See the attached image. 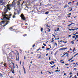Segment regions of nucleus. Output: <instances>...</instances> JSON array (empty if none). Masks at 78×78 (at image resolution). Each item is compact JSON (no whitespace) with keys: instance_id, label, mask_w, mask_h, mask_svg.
<instances>
[{"instance_id":"nucleus-1","label":"nucleus","mask_w":78,"mask_h":78,"mask_svg":"<svg viewBox=\"0 0 78 78\" xmlns=\"http://www.w3.org/2000/svg\"><path fill=\"white\" fill-rule=\"evenodd\" d=\"M4 12L2 13V16H3V19H1V20H9V19L11 17V14L6 15V12H8V10L6 8H5L4 9Z\"/></svg>"},{"instance_id":"nucleus-2","label":"nucleus","mask_w":78,"mask_h":78,"mask_svg":"<svg viewBox=\"0 0 78 78\" xmlns=\"http://www.w3.org/2000/svg\"><path fill=\"white\" fill-rule=\"evenodd\" d=\"M16 3L14 2V1H13L12 2V4H10L8 7V8H5L7 9H9V11L11 9V7H14L16 6Z\"/></svg>"},{"instance_id":"nucleus-3","label":"nucleus","mask_w":78,"mask_h":78,"mask_svg":"<svg viewBox=\"0 0 78 78\" xmlns=\"http://www.w3.org/2000/svg\"><path fill=\"white\" fill-rule=\"evenodd\" d=\"M20 17H21L22 20H25L26 19L25 18V17L24 16V15L23 14H21V15L20 16Z\"/></svg>"},{"instance_id":"nucleus-4","label":"nucleus","mask_w":78,"mask_h":78,"mask_svg":"<svg viewBox=\"0 0 78 78\" xmlns=\"http://www.w3.org/2000/svg\"><path fill=\"white\" fill-rule=\"evenodd\" d=\"M20 2H21V0H20L17 2V5L18 6H20Z\"/></svg>"},{"instance_id":"nucleus-5","label":"nucleus","mask_w":78,"mask_h":78,"mask_svg":"<svg viewBox=\"0 0 78 78\" xmlns=\"http://www.w3.org/2000/svg\"><path fill=\"white\" fill-rule=\"evenodd\" d=\"M9 57H7V59L8 60V59H10V58H11V56H12V55L11 54V53H9Z\"/></svg>"},{"instance_id":"nucleus-6","label":"nucleus","mask_w":78,"mask_h":78,"mask_svg":"<svg viewBox=\"0 0 78 78\" xmlns=\"http://www.w3.org/2000/svg\"><path fill=\"white\" fill-rule=\"evenodd\" d=\"M3 0H0V6L3 5Z\"/></svg>"},{"instance_id":"nucleus-7","label":"nucleus","mask_w":78,"mask_h":78,"mask_svg":"<svg viewBox=\"0 0 78 78\" xmlns=\"http://www.w3.org/2000/svg\"><path fill=\"white\" fill-rule=\"evenodd\" d=\"M67 48H62L60 49H59V51H60L61 50H66V49H67Z\"/></svg>"},{"instance_id":"nucleus-8","label":"nucleus","mask_w":78,"mask_h":78,"mask_svg":"<svg viewBox=\"0 0 78 78\" xmlns=\"http://www.w3.org/2000/svg\"><path fill=\"white\" fill-rule=\"evenodd\" d=\"M17 14V13H16L15 12L14 13V14L13 15V16H12L13 18H16V15Z\"/></svg>"},{"instance_id":"nucleus-9","label":"nucleus","mask_w":78,"mask_h":78,"mask_svg":"<svg viewBox=\"0 0 78 78\" xmlns=\"http://www.w3.org/2000/svg\"><path fill=\"white\" fill-rule=\"evenodd\" d=\"M8 22H9V21H7V22L5 24L3 25V27H5L6 26V25H8Z\"/></svg>"},{"instance_id":"nucleus-10","label":"nucleus","mask_w":78,"mask_h":78,"mask_svg":"<svg viewBox=\"0 0 78 78\" xmlns=\"http://www.w3.org/2000/svg\"><path fill=\"white\" fill-rule=\"evenodd\" d=\"M23 69L24 70V72L25 74L26 73V71H25V68L24 67H23Z\"/></svg>"},{"instance_id":"nucleus-11","label":"nucleus","mask_w":78,"mask_h":78,"mask_svg":"<svg viewBox=\"0 0 78 78\" xmlns=\"http://www.w3.org/2000/svg\"><path fill=\"white\" fill-rule=\"evenodd\" d=\"M73 57H72V58H70V59L68 60V61H71V60H72L73 59Z\"/></svg>"},{"instance_id":"nucleus-12","label":"nucleus","mask_w":78,"mask_h":78,"mask_svg":"<svg viewBox=\"0 0 78 78\" xmlns=\"http://www.w3.org/2000/svg\"><path fill=\"white\" fill-rule=\"evenodd\" d=\"M74 41H72L71 42V43H72V44H74Z\"/></svg>"},{"instance_id":"nucleus-13","label":"nucleus","mask_w":78,"mask_h":78,"mask_svg":"<svg viewBox=\"0 0 78 78\" xmlns=\"http://www.w3.org/2000/svg\"><path fill=\"white\" fill-rule=\"evenodd\" d=\"M67 5L66 4V5H65L64 8H67Z\"/></svg>"},{"instance_id":"nucleus-14","label":"nucleus","mask_w":78,"mask_h":78,"mask_svg":"<svg viewBox=\"0 0 78 78\" xmlns=\"http://www.w3.org/2000/svg\"><path fill=\"white\" fill-rule=\"evenodd\" d=\"M78 55V53H77L73 57V58H75V56H76V55Z\"/></svg>"},{"instance_id":"nucleus-15","label":"nucleus","mask_w":78,"mask_h":78,"mask_svg":"<svg viewBox=\"0 0 78 78\" xmlns=\"http://www.w3.org/2000/svg\"><path fill=\"white\" fill-rule=\"evenodd\" d=\"M49 12H45V14H48Z\"/></svg>"},{"instance_id":"nucleus-16","label":"nucleus","mask_w":78,"mask_h":78,"mask_svg":"<svg viewBox=\"0 0 78 78\" xmlns=\"http://www.w3.org/2000/svg\"><path fill=\"white\" fill-rule=\"evenodd\" d=\"M64 53L65 54V55H69V54L68 53H67V52H64Z\"/></svg>"},{"instance_id":"nucleus-17","label":"nucleus","mask_w":78,"mask_h":78,"mask_svg":"<svg viewBox=\"0 0 78 78\" xmlns=\"http://www.w3.org/2000/svg\"><path fill=\"white\" fill-rule=\"evenodd\" d=\"M43 31V28H41V32H42Z\"/></svg>"},{"instance_id":"nucleus-18","label":"nucleus","mask_w":78,"mask_h":78,"mask_svg":"<svg viewBox=\"0 0 78 78\" xmlns=\"http://www.w3.org/2000/svg\"><path fill=\"white\" fill-rule=\"evenodd\" d=\"M76 38L77 39L78 38V35H76Z\"/></svg>"},{"instance_id":"nucleus-19","label":"nucleus","mask_w":78,"mask_h":78,"mask_svg":"<svg viewBox=\"0 0 78 78\" xmlns=\"http://www.w3.org/2000/svg\"><path fill=\"white\" fill-rule=\"evenodd\" d=\"M55 65H54V66H51V68L52 69H53V68L54 67H55Z\"/></svg>"},{"instance_id":"nucleus-20","label":"nucleus","mask_w":78,"mask_h":78,"mask_svg":"<svg viewBox=\"0 0 78 78\" xmlns=\"http://www.w3.org/2000/svg\"><path fill=\"white\" fill-rule=\"evenodd\" d=\"M41 49V48H40L39 49H37V51H39V50Z\"/></svg>"},{"instance_id":"nucleus-21","label":"nucleus","mask_w":78,"mask_h":78,"mask_svg":"<svg viewBox=\"0 0 78 78\" xmlns=\"http://www.w3.org/2000/svg\"><path fill=\"white\" fill-rule=\"evenodd\" d=\"M50 50V48H47L46 49V50Z\"/></svg>"},{"instance_id":"nucleus-22","label":"nucleus","mask_w":78,"mask_h":78,"mask_svg":"<svg viewBox=\"0 0 78 78\" xmlns=\"http://www.w3.org/2000/svg\"><path fill=\"white\" fill-rule=\"evenodd\" d=\"M59 28H57V31H59Z\"/></svg>"},{"instance_id":"nucleus-23","label":"nucleus","mask_w":78,"mask_h":78,"mask_svg":"<svg viewBox=\"0 0 78 78\" xmlns=\"http://www.w3.org/2000/svg\"><path fill=\"white\" fill-rule=\"evenodd\" d=\"M75 36H76L75 35L73 36V39H74V38H75Z\"/></svg>"},{"instance_id":"nucleus-24","label":"nucleus","mask_w":78,"mask_h":78,"mask_svg":"<svg viewBox=\"0 0 78 78\" xmlns=\"http://www.w3.org/2000/svg\"><path fill=\"white\" fill-rule=\"evenodd\" d=\"M4 65V66H5V67H6V63H5V64L4 65Z\"/></svg>"},{"instance_id":"nucleus-25","label":"nucleus","mask_w":78,"mask_h":78,"mask_svg":"<svg viewBox=\"0 0 78 78\" xmlns=\"http://www.w3.org/2000/svg\"><path fill=\"white\" fill-rule=\"evenodd\" d=\"M9 30H12V27H11L9 28Z\"/></svg>"},{"instance_id":"nucleus-26","label":"nucleus","mask_w":78,"mask_h":78,"mask_svg":"<svg viewBox=\"0 0 78 78\" xmlns=\"http://www.w3.org/2000/svg\"><path fill=\"white\" fill-rule=\"evenodd\" d=\"M72 4V2H69L68 3V5H69V4Z\"/></svg>"},{"instance_id":"nucleus-27","label":"nucleus","mask_w":78,"mask_h":78,"mask_svg":"<svg viewBox=\"0 0 78 78\" xmlns=\"http://www.w3.org/2000/svg\"><path fill=\"white\" fill-rule=\"evenodd\" d=\"M43 45H44V46H46V44L44 43H43Z\"/></svg>"},{"instance_id":"nucleus-28","label":"nucleus","mask_w":78,"mask_h":78,"mask_svg":"<svg viewBox=\"0 0 78 78\" xmlns=\"http://www.w3.org/2000/svg\"><path fill=\"white\" fill-rule=\"evenodd\" d=\"M1 23H5V21H2L1 22Z\"/></svg>"},{"instance_id":"nucleus-29","label":"nucleus","mask_w":78,"mask_h":78,"mask_svg":"<svg viewBox=\"0 0 78 78\" xmlns=\"http://www.w3.org/2000/svg\"><path fill=\"white\" fill-rule=\"evenodd\" d=\"M23 36H27V34H25L24 35H23Z\"/></svg>"},{"instance_id":"nucleus-30","label":"nucleus","mask_w":78,"mask_h":78,"mask_svg":"<svg viewBox=\"0 0 78 78\" xmlns=\"http://www.w3.org/2000/svg\"><path fill=\"white\" fill-rule=\"evenodd\" d=\"M51 62H52V63L54 64V63H55V62H53V61H51Z\"/></svg>"},{"instance_id":"nucleus-31","label":"nucleus","mask_w":78,"mask_h":78,"mask_svg":"<svg viewBox=\"0 0 78 78\" xmlns=\"http://www.w3.org/2000/svg\"><path fill=\"white\" fill-rule=\"evenodd\" d=\"M48 30H48V32H50V29H49L48 28Z\"/></svg>"},{"instance_id":"nucleus-32","label":"nucleus","mask_w":78,"mask_h":78,"mask_svg":"<svg viewBox=\"0 0 78 78\" xmlns=\"http://www.w3.org/2000/svg\"><path fill=\"white\" fill-rule=\"evenodd\" d=\"M71 14H72V13H70L69 14H68V15H70V16H71Z\"/></svg>"},{"instance_id":"nucleus-33","label":"nucleus","mask_w":78,"mask_h":78,"mask_svg":"<svg viewBox=\"0 0 78 78\" xmlns=\"http://www.w3.org/2000/svg\"><path fill=\"white\" fill-rule=\"evenodd\" d=\"M71 25H72V24H70L68 25V27H69V26H70Z\"/></svg>"},{"instance_id":"nucleus-34","label":"nucleus","mask_w":78,"mask_h":78,"mask_svg":"<svg viewBox=\"0 0 78 78\" xmlns=\"http://www.w3.org/2000/svg\"><path fill=\"white\" fill-rule=\"evenodd\" d=\"M71 30H73V31H75V29H71Z\"/></svg>"},{"instance_id":"nucleus-35","label":"nucleus","mask_w":78,"mask_h":78,"mask_svg":"<svg viewBox=\"0 0 78 78\" xmlns=\"http://www.w3.org/2000/svg\"><path fill=\"white\" fill-rule=\"evenodd\" d=\"M14 70L13 69V70L12 71V73H14Z\"/></svg>"},{"instance_id":"nucleus-36","label":"nucleus","mask_w":78,"mask_h":78,"mask_svg":"<svg viewBox=\"0 0 78 78\" xmlns=\"http://www.w3.org/2000/svg\"><path fill=\"white\" fill-rule=\"evenodd\" d=\"M42 48H45V47L44 46H42Z\"/></svg>"},{"instance_id":"nucleus-37","label":"nucleus","mask_w":78,"mask_h":78,"mask_svg":"<svg viewBox=\"0 0 78 78\" xmlns=\"http://www.w3.org/2000/svg\"><path fill=\"white\" fill-rule=\"evenodd\" d=\"M34 46H35V44H34L32 46V47L34 48Z\"/></svg>"},{"instance_id":"nucleus-38","label":"nucleus","mask_w":78,"mask_h":78,"mask_svg":"<svg viewBox=\"0 0 78 78\" xmlns=\"http://www.w3.org/2000/svg\"><path fill=\"white\" fill-rule=\"evenodd\" d=\"M76 4V6H78V2H77Z\"/></svg>"},{"instance_id":"nucleus-39","label":"nucleus","mask_w":78,"mask_h":78,"mask_svg":"<svg viewBox=\"0 0 78 78\" xmlns=\"http://www.w3.org/2000/svg\"><path fill=\"white\" fill-rule=\"evenodd\" d=\"M46 27H48V24L46 25Z\"/></svg>"},{"instance_id":"nucleus-40","label":"nucleus","mask_w":78,"mask_h":78,"mask_svg":"<svg viewBox=\"0 0 78 78\" xmlns=\"http://www.w3.org/2000/svg\"><path fill=\"white\" fill-rule=\"evenodd\" d=\"M55 44L56 46H57V43H55Z\"/></svg>"},{"instance_id":"nucleus-41","label":"nucleus","mask_w":78,"mask_h":78,"mask_svg":"<svg viewBox=\"0 0 78 78\" xmlns=\"http://www.w3.org/2000/svg\"><path fill=\"white\" fill-rule=\"evenodd\" d=\"M72 11V8L71 9L69 10V11Z\"/></svg>"},{"instance_id":"nucleus-42","label":"nucleus","mask_w":78,"mask_h":78,"mask_svg":"<svg viewBox=\"0 0 78 78\" xmlns=\"http://www.w3.org/2000/svg\"><path fill=\"white\" fill-rule=\"evenodd\" d=\"M49 63L50 64H51V65H52V63H51V62H50Z\"/></svg>"},{"instance_id":"nucleus-43","label":"nucleus","mask_w":78,"mask_h":78,"mask_svg":"<svg viewBox=\"0 0 78 78\" xmlns=\"http://www.w3.org/2000/svg\"><path fill=\"white\" fill-rule=\"evenodd\" d=\"M73 61H74V60H72L71 61V62H73Z\"/></svg>"},{"instance_id":"nucleus-44","label":"nucleus","mask_w":78,"mask_h":78,"mask_svg":"<svg viewBox=\"0 0 78 78\" xmlns=\"http://www.w3.org/2000/svg\"><path fill=\"white\" fill-rule=\"evenodd\" d=\"M61 63H62V64H64V62H62Z\"/></svg>"},{"instance_id":"nucleus-45","label":"nucleus","mask_w":78,"mask_h":78,"mask_svg":"<svg viewBox=\"0 0 78 78\" xmlns=\"http://www.w3.org/2000/svg\"><path fill=\"white\" fill-rule=\"evenodd\" d=\"M58 51H57L56 52H55V53H58Z\"/></svg>"},{"instance_id":"nucleus-46","label":"nucleus","mask_w":78,"mask_h":78,"mask_svg":"<svg viewBox=\"0 0 78 78\" xmlns=\"http://www.w3.org/2000/svg\"><path fill=\"white\" fill-rule=\"evenodd\" d=\"M10 78H14V77H13V76H11L10 77Z\"/></svg>"},{"instance_id":"nucleus-47","label":"nucleus","mask_w":78,"mask_h":78,"mask_svg":"<svg viewBox=\"0 0 78 78\" xmlns=\"http://www.w3.org/2000/svg\"><path fill=\"white\" fill-rule=\"evenodd\" d=\"M46 56H48V54L47 53L46 55Z\"/></svg>"},{"instance_id":"nucleus-48","label":"nucleus","mask_w":78,"mask_h":78,"mask_svg":"<svg viewBox=\"0 0 78 78\" xmlns=\"http://www.w3.org/2000/svg\"><path fill=\"white\" fill-rule=\"evenodd\" d=\"M55 72H58V70H55Z\"/></svg>"},{"instance_id":"nucleus-49","label":"nucleus","mask_w":78,"mask_h":78,"mask_svg":"<svg viewBox=\"0 0 78 78\" xmlns=\"http://www.w3.org/2000/svg\"><path fill=\"white\" fill-rule=\"evenodd\" d=\"M54 42V40H52V41H51V42Z\"/></svg>"},{"instance_id":"nucleus-50","label":"nucleus","mask_w":78,"mask_h":78,"mask_svg":"<svg viewBox=\"0 0 78 78\" xmlns=\"http://www.w3.org/2000/svg\"><path fill=\"white\" fill-rule=\"evenodd\" d=\"M41 55H40V56H39V57H38V58H41Z\"/></svg>"},{"instance_id":"nucleus-51","label":"nucleus","mask_w":78,"mask_h":78,"mask_svg":"<svg viewBox=\"0 0 78 78\" xmlns=\"http://www.w3.org/2000/svg\"><path fill=\"white\" fill-rule=\"evenodd\" d=\"M68 65H69V64H65L66 66H68Z\"/></svg>"},{"instance_id":"nucleus-52","label":"nucleus","mask_w":78,"mask_h":78,"mask_svg":"<svg viewBox=\"0 0 78 78\" xmlns=\"http://www.w3.org/2000/svg\"><path fill=\"white\" fill-rule=\"evenodd\" d=\"M69 74H70V75H72V73H69Z\"/></svg>"},{"instance_id":"nucleus-53","label":"nucleus","mask_w":78,"mask_h":78,"mask_svg":"<svg viewBox=\"0 0 78 78\" xmlns=\"http://www.w3.org/2000/svg\"><path fill=\"white\" fill-rule=\"evenodd\" d=\"M68 37H71V35H69Z\"/></svg>"},{"instance_id":"nucleus-54","label":"nucleus","mask_w":78,"mask_h":78,"mask_svg":"<svg viewBox=\"0 0 78 78\" xmlns=\"http://www.w3.org/2000/svg\"><path fill=\"white\" fill-rule=\"evenodd\" d=\"M72 75H71L70 76H69V78H71V77H72Z\"/></svg>"},{"instance_id":"nucleus-55","label":"nucleus","mask_w":78,"mask_h":78,"mask_svg":"<svg viewBox=\"0 0 78 78\" xmlns=\"http://www.w3.org/2000/svg\"><path fill=\"white\" fill-rule=\"evenodd\" d=\"M62 61H63V60H60V62H62Z\"/></svg>"},{"instance_id":"nucleus-56","label":"nucleus","mask_w":78,"mask_h":78,"mask_svg":"<svg viewBox=\"0 0 78 78\" xmlns=\"http://www.w3.org/2000/svg\"><path fill=\"white\" fill-rule=\"evenodd\" d=\"M77 69L76 68H75L74 69V70H77Z\"/></svg>"},{"instance_id":"nucleus-57","label":"nucleus","mask_w":78,"mask_h":78,"mask_svg":"<svg viewBox=\"0 0 78 78\" xmlns=\"http://www.w3.org/2000/svg\"><path fill=\"white\" fill-rule=\"evenodd\" d=\"M76 34H78V32H76Z\"/></svg>"},{"instance_id":"nucleus-58","label":"nucleus","mask_w":78,"mask_h":78,"mask_svg":"<svg viewBox=\"0 0 78 78\" xmlns=\"http://www.w3.org/2000/svg\"><path fill=\"white\" fill-rule=\"evenodd\" d=\"M65 56V55H62V57H64Z\"/></svg>"},{"instance_id":"nucleus-59","label":"nucleus","mask_w":78,"mask_h":78,"mask_svg":"<svg viewBox=\"0 0 78 78\" xmlns=\"http://www.w3.org/2000/svg\"><path fill=\"white\" fill-rule=\"evenodd\" d=\"M49 60H51L50 57H49Z\"/></svg>"},{"instance_id":"nucleus-60","label":"nucleus","mask_w":78,"mask_h":78,"mask_svg":"<svg viewBox=\"0 0 78 78\" xmlns=\"http://www.w3.org/2000/svg\"><path fill=\"white\" fill-rule=\"evenodd\" d=\"M0 75L1 76V75H2V76H3V75H2V74H1V73H0Z\"/></svg>"},{"instance_id":"nucleus-61","label":"nucleus","mask_w":78,"mask_h":78,"mask_svg":"<svg viewBox=\"0 0 78 78\" xmlns=\"http://www.w3.org/2000/svg\"><path fill=\"white\" fill-rule=\"evenodd\" d=\"M20 65H21V61H20Z\"/></svg>"},{"instance_id":"nucleus-62","label":"nucleus","mask_w":78,"mask_h":78,"mask_svg":"<svg viewBox=\"0 0 78 78\" xmlns=\"http://www.w3.org/2000/svg\"><path fill=\"white\" fill-rule=\"evenodd\" d=\"M41 73L42 74H43V73H42V71H41Z\"/></svg>"},{"instance_id":"nucleus-63","label":"nucleus","mask_w":78,"mask_h":78,"mask_svg":"<svg viewBox=\"0 0 78 78\" xmlns=\"http://www.w3.org/2000/svg\"><path fill=\"white\" fill-rule=\"evenodd\" d=\"M62 41H60V42H62Z\"/></svg>"},{"instance_id":"nucleus-64","label":"nucleus","mask_w":78,"mask_h":78,"mask_svg":"<svg viewBox=\"0 0 78 78\" xmlns=\"http://www.w3.org/2000/svg\"><path fill=\"white\" fill-rule=\"evenodd\" d=\"M76 33L75 34H73V35H76Z\"/></svg>"}]
</instances>
